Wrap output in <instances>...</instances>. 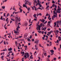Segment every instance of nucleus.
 <instances>
[{"label":"nucleus","instance_id":"nucleus-14","mask_svg":"<svg viewBox=\"0 0 61 61\" xmlns=\"http://www.w3.org/2000/svg\"><path fill=\"white\" fill-rule=\"evenodd\" d=\"M39 15H42V14H41V13H40L39 14H37V16H38Z\"/></svg>","mask_w":61,"mask_h":61},{"label":"nucleus","instance_id":"nucleus-54","mask_svg":"<svg viewBox=\"0 0 61 61\" xmlns=\"http://www.w3.org/2000/svg\"><path fill=\"white\" fill-rule=\"evenodd\" d=\"M29 55V54L28 53V52H27V56H28Z\"/></svg>","mask_w":61,"mask_h":61},{"label":"nucleus","instance_id":"nucleus-38","mask_svg":"<svg viewBox=\"0 0 61 61\" xmlns=\"http://www.w3.org/2000/svg\"><path fill=\"white\" fill-rule=\"evenodd\" d=\"M9 15V13H8L7 15V17Z\"/></svg>","mask_w":61,"mask_h":61},{"label":"nucleus","instance_id":"nucleus-46","mask_svg":"<svg viewBox=\"0 0 61 61\" xmlns=\"http://www.w3.org/2000/svg\"><path fill=\"white\" fill-rule=\"evenodd\" d=\"M32 41L33 42V41H35V40L34 39H32Z\"/></svg>","mask_w":61,"mask_h":61},{"label":"nucleus","instance_id":"nucleus-11","mask_svg":"<svg viewBox=\"0 0 61 61\" xmlns=\"http://www.w3.org/2000/svg\"><path fill=\"white\" fill-rule=\"evenodd\" d=\"M27 36V34H26L24 35V37L25 38H26Z\"/></svg>","mask_w":61,"mask_h":61},{"label":"nucleus","instance_id":"nucleus-41","mask_svg":"<svg viewBox=\"0 0 61 61\" xmlns=\"http://www.w3.org/2000/svg\"><path fill=\"white\" fill-rule=\"evenodd\" d=\"M6 14V13H4V15H3V16H5V14Z\"/></svg>","mask_w":61,"mask_h":61},{"label":"nucleus","instance_id":"nucleus-12","mask_svg":"<svg viewBox=\"0 0 61 61\" xmlns=\"http://www.w3.org/2000/svg\"><path fill=\"white\" fill-rule=\"evenodd\" d=\"M46 27H44V28H43L42 29V30H45L44 31L46 30Z\"/></svg>","mask_w":61,"mask_h":61},{"label":"nucleus","instance_id":"nucleus-60","mask_svg":"<svg viewBox=\"0 0 61 61\" xmlns=\"http://www.w3.org/2000/svg\"><path fill=\"white\" fill-rule=\"evenodd\" d=\"M34 2H35L34 3H36L37 2V1H36V0H35L34 1Z\"/></svg>","mask_w":61,"mask_h":61},{"label":"nucleus","instance_id":"nucleus-55","mask_svg":"<svg viewBox=\"0 0 61 61\" xmlns=\"http://www.w3.org/2000/svg\"><path fill=\"white\" fill-rule=\"evenodd\" d=\"M50 57V56L49 55L48 56V58H49Z\"/></svg>","mask_w":61,"mask_h":61},{"label":"nucleus","instance_id":"nucleus-59","mask_svg":"<svg viewBox=\"0 0 61 61\" xmlns=\"http://www.w3.org/2000/svg\"><path fill=\"white\" fill-rule=\"evenodd\" d=\"M38 32H39V33H41V31H38Z\"/></svg>","mask_w":61,"mask_h":61},{"label":"nucleus","instance_id":"nucleus-51","mask_svg":"<svg viewBox=\"0 0 61 61\" xmlns=\"http://www.w3.org/2000/svg\"><path fill=\"white\" fill-rule=\"evenodd\" d=\"M57 4H58V5H60V6H61V4H60L59 3H58Z\"/></svg>","mask_w":61,"mask_h":61},{"label":"nucleus","instance_id":"nucleus-28","mask_svg":"<svg viewBox=\"0 0 61 61\" xmlns=\"http://www.w3.org/2000/svg\"><path fill=\"white\" fill-rule=\"evenodd\" d=\"M2 51H7V50L6 49V48H5V49H4L2 50Z\"/></svg>","mask_w":61,"mask_h":61},{"label":"nucleus","instance_id":"nucleus-43","mask_svg":"<svg viewBox=\"0 0 61 61\" xmlns=\"http://www.w3.org/2000/svg\"><path fill=\"white\" fill-rule=\"evenodd\" d=\"M49 6H47L46 7V9H47V8H48V7H49Z\"/></svg>","mask_w":61,"mask_h":61},{"label":"nucleus","instance_id":"nucleus-34","mask_svg":"<svg viewBox=\"0 0 61 61\" xmlns=\"http://www.w3.org/2000/svg\"><path fill=\"white\" fill-rule=\"evenodd\" d=\"M11 20L12 21H15V20L14 19H11Z\"/></svg>","mask_w":61,"mask_h":61},{"label":"nucleus","instance_id":"nucleus-4","mask_svg":"<svg viewBox=\"0 0 61 61\" xmlns=\"http://www.w3.org/2000/svg\"><path fill=\"white\" fill-rule=\"evenodd\" d=\"M27 23H25L24 24H23V25L24 26L26 27V26H27Z\"/></svg>","mask_w":61,"mask_h":61},{"label":"nucleus","instance_id":"nucleus-2","mask_svg":"<svg viewBox=\"0 0 61 61\" xmlns=\"http://www.w3.org/2000/svg\"><path fill=\"white\" fill-rule=\"evenodd\" d=\"M58 8L57 10L56 13H60V10H61V9L59 7V6L58 5Z\"/></svg>","mask_w":61,"mask_h":61},{"label":"nucleus","instance_id":"nucleus-23","mask_svg":"<svg viewBox=\"0 0 61 61\" xmlns=\"http://www.w3.org/2000/svg\"><path fill=\"white\" fill-rule=\"evenodd\" d=\"M15 13V14H17V13H20V11L18 12H15L14 11V12Z\"/></svg>","mask_w":61,"mask_h":61},{"label":"nucleus","instance_id":"nucleus-35","mask_svg":"<svg viewBox=\"0 0 61 61\" xmlns=\"http://www.w3.org/2000/svg\"><path fill=\"white\" fill-rule=\"evenodd\" d=\"M38 10V9H37H37L36 8V7H35V11H36V10Z\"/></svg>","mask_w":61,"mask_h":61},{"label":"nucleus","instance_id":"nucleus-40","mask_svg":"<svg viewBox=\"0 0 61 61\" xmlns=\"http://www.w3.org/2000/svg\"><path fill=\"white\" fill-rule=\"evenodd\" d=\"M15 44H18V43H17V41H15Z\"/></svg>","mask_w":61,"mask_h":61},{"label":"nucleus","instance_id":"nucleus-27","mask_svg":"<svg viewBox=\"0 0 61 61\" xmlns=\"http://www.w3.org/2000/svg\"><path fill=\"white\" fill-rule=\"evenodd\" d=\"M0 20H3V16H2L1 17V18L0 19Z\"/></svg>","mask_w":61,"mask_h":61},{"label":"nucleus","instance_id":"nucleus-61","mask_svg":"<svg viewBox=\"0 0 61 61\" xmlns=\"http://www.w3.org/2000/svg\"><path fill=\"white\" fill-rule=\"evenodd\" d=\"M50 15H49V17H48V19H49V18H50Z\"/></svg>","mask_w":61,"mask_h":61},{"label":"nucleus","instance_id":"nucleus-19","mask_svg":"<svg viewBox=\"0 0 61 61\" xmlns=\"http://www.w3.org/2000/svg\"><path fill=\"white\" fill-rule=\"evenodd\" d=\"M39 5L40 7H41V6H42V5H41V4L40 3L39 4Z\"/></svg>","mask_w":61,"mask_h":61},{"label":"nucleus","instance_id":"nucleus-5","mask_svg":"<svg viewBox=\"0 0 61 61\" xmlns=\"http://www.w3.org/2000/svg\"><path fill=\"white\" fill-rule=\"evenodd\" d=\"M36 14H34L33 16L35 18H36V19H37V18L36 17Z\"/></svg>","mask_w":61,"mask_h":61},{"label":"nucleus","instance_id":"nucleus-53","mask_svg":"<svg viewBox=\"0 0 61 61\" xmlns=\"http://www.w3.org/2000/svg\"><path fill=\"white\" fill-rule=\"evenodd\" d=\"M24 57H27V56L26 55H25L24 56Z\"/></svg>","mask_w":61,"mask_h":61},{"label":"nucleus","instance_id":"nucleus-44","mask_svg":"<svg viewBox=\"0 0 61 61\" xmlns=\"http://www.w3.org/2000/svg\"><path fill=\"white\" fill-rule=\"evenodd\" d=\"M3 41H4L2 40L1 41V42H0V44H1V43H3Z\"/></svg>","mask_w":61,"mask_h":61},{"label":"nucleus","instance_id":"nucleus-20","mask_svg":"<svg viewBox=\"0 0 61 61\" xmlns=\"http://www.w3.org/2000/svg\"><path fill=\"white\" fill-rule=\"evenodd\" d=\"M32 55H31L30 57V58H31V59H33V57H32Z\"/></svg>","mask_w":61,"mask_h":61},{"label":"nucleus","instance_id":"nucleus-8","mask_svg":"<svg viewBox=\"0 0 61 61\" xmlns=\"http://www.w3.org/2000/svg\"><path fill=\"white\" fill-rule=\"evenodd\" d=\"M38 28L39 30V31H40L41 29L40 28L41 27V26H40V25H38Z\"/></svg>","mask_w":61,"mask_h":61},{"label":"nucleus","instance_id":"nucleus-15","mask_svg":"<svg viewBox=\"0 0 61 61\" xmlns=\"http://www.w3.org/2000/svg\"><path fill=\"white\" fill-rule=\"evenodd\" d=\"M28 2V0L26 1V2H25V5H26V4H27Z\"/></svg>","mask_w":61,"mask_h":61},{"label":"nucleus","instance_id":"nucleus-48","mask_svg":"<svg viewBox=\"0 0 61 61\" xmlns=\"http://www.w3.org/2000/svg\"><path fill=\"white\" fill-rule=\"evenodd\" d=\"M54 11H55H55H56V8H54Z\"/></svg>","mask_w":61,"mask_h":61},{"label":"nucleus","instance_id":"nucleus-3","mask_svg":"<svg viewBox=\"0 0 61 61\" xmlns=\"http://www.w3.org/2000/svg\"><path fill=\"white\" fill-rule=\"evenodd\" d=\"M39 43V41L38 40H36V41H35V42H34V43L36 44V43L37 44H38V43Z\"/></svg>","mask_w":61,"mask_h":61},{"label":"nucleus","instance_id":"nucleus-36","mask_svg":"<svg viewBox=\"0 0 61 61\" xmlns=\"http://www.w3.org/2000/svg\"><path fill=\"white\" fill-rule=\"evenodd\" d=\"M4 53H5V52H4L0 54V55H3V54H4Z\"/></svg>","mask_w":61,"mask_h":61},{"label":"nucleus","instance_id":"nucleus-10","mask_svg":"<svg viewBox=\"0 0 61 61\" xmlns=\"http://www.w3.org/2000/svg\"><path fill=\"white\" fill-rule=\"evenodd\" d=\"M21 7H20V8H19V9L20 10V13H22V10L21 9Z\"/></svg>","mask_w":61,"mask_h":61},{"label":"nucleus","instance_id":"nucleus-9","mask_svg":"<svg viewBox=\"0 0 61 61\" xmlns=\"http://www.w3.org/2000/svg\"><path fill=\"white\" fill-rule=\"evenodd\" d=\"M8 49L9 51H12V48L11 47L10 48H8Z\"/></svg>","mask_w":61,"mask_h":61},{"label":"nucleus","instance_id":"nucleus-63","mask_svg":"<svg viewBox=\"0 0 61 61\" xmlns=\"http://www.w3.org/2000/svg\"><path fill=\"white\" fill-rule=\"evenodd\" d=\"M59 30H60V31H61V29L60 28H59Z\"/></svg>","mask_w":61,"mask_h":61},{"label":"nucleus","instance_id":"nucleus-45","mask_svg":"<svg viewBox=\"0 0 61 61\" xmlns=\"http://www.w3.org/2000/svg\"><path fill=\"white\" fill-rule=\"evenodd\" d=\"M28 8H28V9H27L28 10V11H29V10H30V8H29V7Z\"/></svg>","mask_w":61,"mask_h":61},{"label":"nucleus","instance_id":"nucleus-64","mask_svg":"<svg viewBox=\"0 0 61 61\" xmlns=\"http://www.w3.org/2000/svg\"><path fill=\"white\" fill-rule=\"evenodd\" d=\"M60 48L61 49V45H60Z\"/></svg>","mask_w":61,"mask_h":61},{"label":"nucleus","instance_id":"nucleus-52","mask_svg":"<svg viewBox=\"0 0 61 61\" xmlns=\"http://www.w3.org/2000/svg\"><path fill=\"white\" fill-rule=\"evenodd\" d=\"M14 53H12V54H11V56H14Z\"/></svg>","mask_w":61,"mask_h":61},{"label":"nucleus","instance_id":"nucleus-25","mask_svg":"<svg viewBox=\"0 0 61 61\" xmlns=\"http://www.w3.org/2000/svg\"><path fill=\"white\" fill-rule=\"evenodd\" d=\"M50 51L51 52V53H53L54 52V51L53 50H51Z\"/></svg>","mask_w":61,"mask_h":61},{"label":"nucleus","instance_id":"nucleus-50","mask_svg":"<svg viewBox=\"0 0 61 61\" xmlns=\"http://www.w3.org/2000/svg\"><path fill=\"white\" fill-rule=\"evenodd\" d=\"M4 45H6V44L5 43V41H4Z\"/></svg>","mask_w":61,"mask_h":61},{"label":"nucleus","instance_id":"nucleus-18","mask_svg":"<svg viewBox=\"0 0 61 61\" xmlns=\"http://www.w3.org/2000/svg\"><path fill=\"white\" fill-rule=\"evenodd\" d=\"M37 1L38 3H39V4H40V3H41V2L39 1V0H37Z\"/></svg>","mask_w":61,"mask_h":61},{"label":"nucleus","instance_id":"nucleus-47","mask_svg":"<svg viewBox=\"0 0 61 61\" xmlns=\"http://www.w3.org/2000/svg\"><path fill=\"white\" fill-rule=\"evenodd\" d=\"M47 23V21H46L44 23V24H45L46 23Z\"/></svg>","mask_w":61,"mask_h":61},{"label":"nucleus","instance_id":"nucleus-22","mask_svg":"<svg viewBox=\"0 0 61 61\" xmlns=\"http://www.w3.org/2000/svg\"><path fill=\"white\" fill-rule=\"evenodd\" d=\"M53 13H54V14L55 15V14H56V15H57V13H56V12H55V11H53Z\"/></svg>","mask_w":61,"mask_h":61},{"label":"nucleus","instance_id":"nucleus-16","mask_svg":"<svg viewBox=\"0 0 61 61\" xmlns=\"http://www.w3.org/2000/svg\"><path fill=\"white\" fill-rule=\"evenodd\" d=\"M1 7H2V8H3V9H5V6H2Z\"/></svg>","mask_w":61,"mask_h":61},{"label":"nucleus","instance_id":"nucleus-6","mask_svg":"<svg viewBox=\"0 0 61 61\" xmlns=\"http://www.w3.org/2000/svg\"><path fill=\"white\" fill-rule=\"evenodd\" d=\"M14 33L15 34H18L19 33V32H18V31H15V30H14Z\"/></svg>","mask_w":61,"mask_h":61},{"label":"nucleus","instance_id":"nucleus-17","mask_svg":"<svg viewBox=\"0 0 61 61\" xmlns=\"http://www.w3.org/2000/svg\"><path fill=\"white\" fill-rule=\"evenodd\" d=\"M24 7H25L26 8H27V9H28V8H27V6L26 5H24L23 6Z\"/></svg>","mask_w":61,"mask_h":61},{"label":"nucleus","instance_id":"nucleus-24","mask_svg":"<svg viewBox=\"0 0 61 61\" xmlns=\"http://www.w3.org/2000/svg\"><path fill=\"white\" fill-rule=\"evenodd\" d=\"M13 10L15 11H16V10H15V6L13 7Z\"/></svg>","mask_w":61,"mask_h":61},{"label":"nucleus","instance_id":"nucleus-1","mask_svg":"<svg viewBox=\"0 0 61 61\" xmlns=\"http://www.w3.org/2000/svg\"><path fill=\"white\" fill-rule=\"evenodd\" d=\"M15 24L16 25L17 24V22H20V18H18V16L16 15L15 18Z\"/></svg>","mask_w":61,"mask_h":61},{"label":"nucleus","instance_id":"nucleus-30","mask_svg":"<svg viewBox=\"0 0 61 61\" xmlns=\"http://www.w3.org/2000/svg\"><path fill=\"white\" fill-rule=\"evenodd\" d=\"M44 55L45 56H46V53H45L44 54Z\"/></svg>","mask_w":61,"mask_h":61},{"label":"nucleus","instance_id":"nucleus-31","mask_svg":"<svg viewBox=\"0 0 61 61\" xmlns=\"http://www.w3.org/2000/svg\"><path fill=\"white\" fill-rule=\"evenodd\" d=\"M52 4H55V1L54 0H52Z\"/></svg>","mask_w":61,"mask_h":61},{"label":"nucleus","instance_id":"nucleus-58","mask_svg":"<svg viewBox=\"0 0 61 61\" xmlns=\"http://www.w3.org/2000/svg\"><path fill=\"white\" fill-rule=\"evenodd\" d=\"M18 49H20V48L19 47V46H18Z\"/></svg>","mask_w":61,"mask_h":61},{"label":"nucleus","instance_id":"nucleus-62","mask_svg":"<svg viewBox=\"0 0 61 61\" xmlns=\"http://www.w3.org/2000/svg\"><path fill=\"white\" fill-rule=\"evenodd\" d=\"M38 58H39V60H40V57H38Z\"/></svg>","mask_w":61,"mask_h":61},{"label":"nucleus","instance_id":"nucleus-57","mask_svg":"<svg viewBox=\"0 0 61 61\" xmlns=\"http://www.w3.org/2000/svg\"><path fill=\"white\" fill-rule=\"evenodd\" d=\"M3 19H4L3 21H5V18H4Z\"/></svg>","mask_w":61,"mask_h":61},{"label":"nucleus","instance_id":"nucleus-21","mask_svg":"<svg viewBox=\"0 0 61 61\" xmlns=\"http://www.w3.org/2000/svg\"><path fill=\"white\" fill-rule=\"evenodd\" d=\"M25 46H26V47L25 49V50H26V49H27V46H24V47H25Z\"/></svg>","mask_w":61,"mask_h":61},{"label":"nucleus","instance_id":"nucleus-39","mask_svg":"<svg viewBox=\"0 0 61 61\" xmlns=\"http://www.w3.org/2000/svg\"><path fill=\"white\" fill-rule=\"evenodd\" d=\"M29 23L30 24L31 23V19H30L29 21Z\"/></svg>","mask_w":61,"mask_h":61},{"label":"nucleus","instance_id":"nucleus-33","mask_svg":"<svg viewBox=\"0 0 61 61\" xmlns=\"http://www.w3.org/2000/svg\"><path fill=\"white\" fill-rule=\"evenodd\" d=\"M16 31H18L19 30V29H18V27H17V28H16Z\"/></svg>","mask_w":61,"mask_h":61},{"label":"nucleus","instance_id":"nucleus-37","mask_svg":"<svg viewBox=\"0 0 61 61\" xmlns=\"http://www.w3.org/2000/svg\"><path fill=\"white\" fill-rule=\"evenodd\" d=\"M56 17H57V16H56V15H53V17H55V18Z\"/></svg>","mask_w":61,"mask_h":61},{"label":"nucleus","instance_id":"nucleus-26","mask_svg":"<svg viewBox=\"0 0 61 61\" xmlns=\"http://www.w3.org/2000/svg\"><path fill=\"white\" fill-rule=\"evenodd\" d=\"M40 26L41 27H42L43 26V24L42 23L40 24Z\"/></svg>","mask_w":61,"mask_h":61},{"label":"nucleus","instance_id":"nucleus-49","mask_svg":"<svg viewBox=\"0 0 61 61\" xmlns=\"http://www.w3.org/2000/svg\"><path fill=\"white\" fill-rule=\"evenodd\" d=\"M56 42H57V43H58L59 42V41H58V40H57Z\"/></svg>","mask_w":61,"mask_h":61},{"label":"nucleus","instance_id":"nucleus-29","mask_svg":"<svg viewBox=\"0 0 61 61\" xmlns=\"http://www.w3.org/2000/svg\"><path fill=\"white\" fill-rule=\"evenodd\" d=\"M28 42H30V41H31V40H30V39L28 38Z\"/></svg>","mask_w":61,"mask_h":61},{"label":"nucleus","instance_id":"nucleus-13","mask_svg":"<svg viewBox=\"0 0 61 61\" xmlns=\"http://www.w3.org/2000/svg\"><path fill=\"white\" fill-rule=\"evenodd\" d=\"M45 20L43 19H42V21L41 22H42V23H44V22H45Z\"/></svg>","mask_w":61,"mask_h":61},{"label":"nucleus","instance_id":"nucleus-42","mask_svg":"<svg viewBox=\"0 0 61 61\" xmlns=\"http://www.w3.org/2000/svg\"><path fill=\"white\" fill-rule=\"evenodd\" d=\"M56 31V33H57V32L59 33V30H57Z\"/></svg>","mask_w":61,"mask_h":61},{"label":"nucleus","instance_id":"nucleus-7","mask_svg":"<svg viewBox=\"0 0 61 61\" xmlns=\"http://www.w3.org/2000/svg\"><path fill=\"white\" fill-rule=\"evenodd\" d=\"M6 23L5 25L4 26V28H5V29H7V28L6 27Z\"/></svg>","mask_w":61,"mask_h":61},{"label":"nucleus","instance_id":"nucleus-32","mask_svg":"<svg viewBox=\"0 0 61 61\" xmlns=\"http://www.w3.org/2000/svg\"><path fill=\"white\" fill-rule=\"evenodd\" d=\"M39 45L40 47H43H43H42L41 46V44H39Z\"/></svg>","mask_w":61,"mask_h":61},{"label":"nucleus","instance_id":"nucleus-56","mask_svg":"<svg viewBox=\"0 0 61 61\" xmlns=\"http://www.w3.org/2000/svg\"><path fill=\"white\" fill-rule=\"evenodd\" d=\"M39 3H38L36 4V6H37L38 5H39Z\"/></svg>","mask_w":61,"mask_h":61}]
</instances>
